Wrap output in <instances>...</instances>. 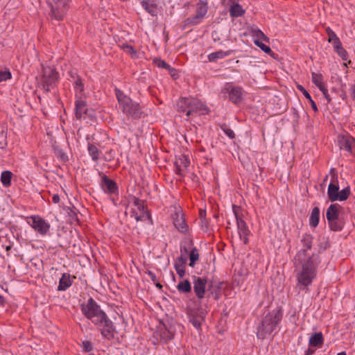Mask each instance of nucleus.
Masks as SVG:
<instances>
[{"label": "nucleus", "mask_w": 355, "mask_h": 355, "mask_svg": "<svg viewBox=\"0 0 355 355\" xmlns=\"http://www.w3.org/2000/svg\"><path fill=\"white\" fill-rule=\"evenodd\" d=\"M74 89L76 94H81L84 90V85L81 78L79 76H76L73 82Z\"/></svg>", "instance_id": "nucleus-37"}, {"label": "nucleus", "mask_w": 355, "mask_h": 355, "mask_svg": "<svg viewBox=\"0 0 355 355\" xmlns=\"http://www.w3.org/2000/svg\"><path fill=\"white\" fill-rule=\"evenodd\" d=\"M338 190H339V187L338 185L333 184V183H330L329 184L328 189H327V194H328V198L330 200V201L334 202V201L338 200L337 196L338 194Z\"/></svg>", "instance_id": "nucleus-25"}, {"label": "nucleus", "mask_w": 355, "mask_h": 355, "mask_svg": "<svg viewBox=\"0 0 355 355\" xmlns=\"http://www.w3.org/2000/svg\"><path fill=\"white\" fill-rule=\"evenodd\" d=\"M80 309L82 313L97 327L103 337L108 340L114 338L113 322L92 297L82 303Z\"/></svg>", "instance_id": "nucleus-1"}, {"label": "nucleus", "mask_w": 355, "mask_h": 355, "mask_svg": "<svg viewBox=\"0 0 355 355\" xmlns=\"http://www.w3.org/2000/svg\"><path fill=\"white\" fill-rule=\"evenodd\" d=\"M125 48L128 49V52L131 54H136V51L132 46L127 45Z\"/></svg>", "instance_id": "nucleus-57"}, {"label": "nucleus", "mask_w": 355, "mask_h": 355, "mask_svg": "<svg viewBox=\"0 0 355 355\" xmlns=\"http://www.w3.org/2000/svg\"><path fill=\"white\" fill-rule=\"evenodd\" d=\"M297 88L299 91H300L303 94V95L306 97V98L309 100L313 110L315 112H317L318 111V107H317L315 101L312 99L309 93L304 89V87L303 86H302L300 85H298L297 86Z\"/></svg>", "instance_id": "nucleus-27"}, {"label": "nucleus", "mask_w": 355, "mask_h": 355, "mask_svg": "<svg viewBox=\"0 0 355 355\" xmlns=\"http://www.w3.org/2000/svg\"><path fill=\"white\" fill-rule=\"evenodd\" d=\"M101 186L103 190L107 193H116L118 191L116 182L105 175H103L102 177Z\"/></svg>", "instance_id": "nucleus-16"}, {"label": "nucleus", "mask_w": 355, "mask_h": 355, "mask_svg": "<svg viewBox=\"0 0 355 355\" xmlns=\"http://www.w3.org/2000/svg\"><path fill=\"white\" fill-rule=\"evenodd\" d=\"M220 128L223 130L225 134L230 139H234L235 137V134L234 131L227 127L225 123H223L220 125Z\"/></svg>", "instance_id": "nucleus-43"}, {"label": "nucleus", "mask_w": 355, "mask_h": 355, "mask_svg": "<svg viewBox=\"0 0 355 355\" xmlns=\"http://www.w3.org/2000/svg\"><path fill=\"white\" fill-rule=\"evenodd\" d=\"M332 44H333V46H334V49H335L336 47H337L338 46H340V44H341V42L340 40V39L338 37L336 38L335 40H333L331 41Z\"/></svg>", "instance_id": "nucleus-51"}, {"label": "nucleus", "mask_w": 355, "mask_h": 355, "mask_svg": "<svg viewBox=\"0 0 355 355\" xmlns=\"http://www.w3.org/2000/svg\"><path fill=\"white\" fill-rule=\"evenodd\" d=\"M350 194V188L349 187H347L346 188L341 190L340 192L338 191V200L344 201L348 198Z\"/></svg>", "instance_id": "nucleus-39"}, {"label": "nucleus", "mask_w": 355, "mask_h": 355, "mask_svg": "<svg viewBox=\"0 0 355 355\" xmlns=\"http://www.w3.org/2000/svg\"><path fill=\"white\" fill-rule=\"evenodd\" d=\"M324 338L321 332L313 334L309 338V345L315 347H320L323 343Z\"/></svg>", "instance_id": "nucleus-22"}, {"label": "nucleus", "mask_w": 355, "mask_h": 355, "mask_svg": "<svg viewBox=\"0 0 355 355\" xmlns=\"http://www.w3.org/2000/svg\"><path fill=\"white\" fill-rule=\"evenodd\" d=\"M350 92L353 99L355 101V81L354 83L352 84L350 86Z\"/></svg>", "instance_id": "nucleus-52"}, {"label": "nucleus", "mask_w": 355, "mask_h": 355, "mask_svg": "<svg viewBox=\"0 0 355 355\" xmlns=\"http://www.w3.org/2000/svg\"><path fill=\"white\" fill-rule=\"evenodd\" d=\"M125 214L130 215L131 218H135L137 221H143L147 219L151 220L150 215L139 214L137 209V207H131L130 209L127 208V210L125 211Z\"/></svg>", "instance_id": "nucleus-21"}, {"label": "nucleus", "mask_w": 355, "mask_h": 355, "mask_svg": "<svg viewBox=\"0 0 355 355\" xmlns=\"http://www.w3.org/2000/svg\"><path fill=\"white\" fill-rule=\"evenodd\" d=\"M187 257L182 255L178 257L177 259L175 260L174 264L175 269L180 278H182L185 275V266L187 264Z\"/></svg>", "instance_id": "nucleus-18"}, {"label": "nucleus", "mask_w": 355, "mask_h": 355, "mask_svg": "<svg viewBox=\"0 0 355 355\" xmlns=\"http://www.w3.org/2000/svg\"><path fill=\"white\" fill-rule=\"evenodd\" d=\"M198 258H199L198 250L196 248H193L189 253V260H190L189 266L191 267H193L196 261L198 259Z\"/></svg>", "instance_id": "nucleus-38"}, {"label": "nucleus", "mask_w": 355, "mask_h": 355, "mask_svg": "<svg viewBox=\"0 0 355 355\" xmlns=\"http://www.w3.org/2000/svg\"><path fill=\"white\" fill-rule=\"evenodd\" d=\"M254 36L257 37L256 40H263L267 42L269 41V38L260 30L255 32Z\"/></svg>", "instance_id": "nucleus-48"}, {"label": "nucleus", "mask_w": 355, "mask_h": 355, "mask_svg": "<svg viewBox=\"0 0 355 355\" xmlns=\"http://www.w3.org/2000/svg\"><path fill=\"white\" fill-rule=\"evenodd\" d=\"M133 205L137 207V209L139 214L150 215L143 201L139 198H134Z\"/></svg>", "instance_id": "nucleus-29"}, {"label": "nucleus", "mask_w": 355, "mask_h": 355, "mask_svg": "<svg viewBox=\"0 0 355 355\" xmlns=\"http://www.w3.org/2000/svg\"><path fill=\"white\" fill-rule=\"evenodd\" d=\"M324 95V97L326 98V100L327 101V103H330L331 101V98L328 93V92L326 93V94H323Z\"/></svg>", "instance_id": "nucleus-60"}, {"label": "nucleus", "mask_w": 355, "mask_h": 355, "mask_svg": "<svg viewBox=\"0 0 355 355\" xmlns=\"http://www.w3.org/2000/svg\"><path fill=\"white\" fill-rule=\"evenodd\" d=\"M230 13L232 17H239L245 13V10L240 4H234L230 6Z\"/></svg>", "instance_id": "nucleus-28"}, {"label": "nucleus", "mask_w": 355, "mask_h": 355, "mask_svg": "<svg viewBox=\"0 0 355 355\" xmlns=\"http://www.w3.org/2000/svg\"><path fill=\"white\" fill-rule=\"evenodd\" d=\"M207 12V8L206 5H200L198 6L196 13L191 17H188L186 20V24L188 25H196L199 24L201 19L204 17Z\"/></svg>", "instance_id": "nucleus-13"}, {"label": "nucleus", "mask_w": 355, "mask_h": 355, "mask_svg": "<svg viewBox=\"0 0 355 355\" xmlns=\"http://www.w3.org/2000/svg\"><path fill=\"white\" fill-rule=\"evenodd\" d=\"M193 291L198 299H202L205 297V289L207 283V279L200 277H193Z\"/></svg>", "instance_id": "nucleus-11"}, {"label": "nucleus", "mask_w": 355, "mask_h": 355, "mask_svg": "<svg viewBox=\"0 0 355 355\" xmlns=\"http://www.w3.org/2000/svg\"><path fill=\"white\" fill-rule=\"evenodd\" d=\"M155 64L159 68L169 69V65L163 60L160 58H155L153 60Z\"/></svg>", "instance_id": "nucleus-45"}, {"label": "nucleus", "mask_w": 355, "mask_h": 355, "mask_svg": "<svg viewBox=\"0 0 355 355\" xmlns=\"http://www.w3.org/2000/svg\"><path fill=\"white\" fill-rule=\"evenodd\" d=\"M222 282H215L214 281H209L207 283V291L209 293L208 297L210 294L214 295V293L216 292L217 290L220 288V285L222 284Z\"/></svg>", "instance_id": "nucleus-32"}, {"label": "nucleus", "mask_w": 355, "mask_h": 355, "mask_svg": "<svg viewBox=\"0 0 355 355\" xmlns=\"http://www.w3.org/2000/svg\"><path fill=\"white\" fill-rule=\"evenodd\" d=\"M254 44L257 46H259L265 53H266L268 54H270V53H272V50L270 48V46H268L266 45L265 44H263L262 42V41H261L259 40H254Z\"/></svg>", "instance_id": "nucleus-42"}, {"label": "nucleus", "mask_w": 355, "mask_h": 355, "mask_svg": "<svg viewBox=\"0 0 355 355\" xmlns=\"http://www.w3.org/2000/svg\"><path fill=\"white\" fill-rule=\"evenodd\" d=\"M148 274L150 276V279H152L153 282H155L157 281V277H156L155 274H154L151 271H148Z\"/></svg>", "instance_id": "nucleus-55"}, {"label": "nucleus", "mask_w": 355, "mask_h": 355, "mask_svg": "<svg viewBox=\"0 0 355 355\" xmlns=\"http://www.w3.org/2000/svg\"><path fill=\"white\" fill-rule=\"evenodd\" d=\"M58 73L55 68L44 67L40 80V85L45 92H51L56 87L58 82Z\"/></svg>", "instance_id": "nucleus-6"}, {"label": "nucleus", "mask_w": 355, "mask_h": 355, "mask_svg": "<svg viewBox=\"0 0 355 355\" xmlns=\"http://www.w3.org/2000/svg\"><path fill=\"white\" fill-rule=\"evenodd\" d=\"M205 216H206V212H205V211H202V210H201V211H200V218H201L202 222L203 221V220H205Z\"/></svg>", "instance_id": "nucleus-59"}, {"label": "nucleus", "mask_w": 355, "mask_h": 355, "mask_svg": "<svg viewBox=\"0 0 355 355\" xmlns=\"http://www.w3.org/2000/svg\"><path fill=\"white\" fill-rule=\"evenodd\" d=\"M231 5H234V4H239V0H229Z\"/></svg>", "instance_id": "nucleus-63"}, {"label": "nucleus", "mask_w": 355, "mask_h": 355, "mask_svg": "<svg viewBox=\"0 0 355 355\" xmlns=\"http://www.w3.org/2000/svg\"><path fill=\"white\" fill-rule=\"evenodd\" d=\"M326 33L328 35V42H331V41L335 40L338 37L336 35V34L329 28L327 27L326 28Z\"/></svg>", "instance_id": "nucleus-47"}, {"label": "nucleus", "mask_w": 355, "mask_h": 355, "mask_svg": "<svg viewBox=\"0 0 355 355\" xmlns=\"http://www.w3.org/2000/svg\"><path fill=\"white\" fill-rule=\"evenodd\" d=\"M87 109L86 108V102L82 99L78 98L76 101V108L75 114L76 117L79 119L83 116V114H86Z\"/></svg>", "instance_id": "nucleus-19"}, {"label": "nucleus", "mask_w": 355, "mask_h": 355, "mask_svg": "<svg viewBox=\"0 0 355 355\" xmlns=\"http://www.w3.org/2000/svg\"><path fill=\"white\" fill-rule=\"evenodd\" d=\"M115 95L119 103V109L128 117L137 119L141 117L143 112L140 105L133 101L123 92L118 88L114 89Z\"/></svg>", "instance_id": "nucleus-3"}, {"label": "nucleus", "mask_w": 355, "mask_h": 355, "mask_svg": "<svg viewBox=\"0 0 355 355\" xmlns=\"http://www.w3.org/2000/svg\"><path fill=\"white\" fill-rule=\"evenodd\" d=\"M7 146L6 135L4 132H0V148H4Z\"/></svg>", "instance_id": "nucleus-49"}, {"label": "nucleus", "mask_w": 355, "mask_h": 355, "mask_svg": "<svg viewBox=\"0 0 355 355\" xmlns=\"http://www.w3.org/2000/svg\"><path fill=\"white\" fill-rule=\"evenodd\" d=\"M11 78V73L9 71H0V82L6 81Z\"/></svg>", "instance_id": "nucleus-50"}, {"label": "nucleus", "mask_w": 355, "mask_h": 355, "mask_svg": "<svg viewBox=\"0 0 355 355\" xmlns=\"http://www.w3.org/2000/svg\"><path fill=\"white\" fill-rule=\"evenodd\" d=\"M71 285V281L70 280L69 274L64 273L60 279L58 290V291H65Z\"/></svg>", "instance_id": "nucleus-24"}, {"label": "nucleus", "mask_w": 355, "mask_h": 355, "mask_svg": "<svg viewBox=\"0 0 355 355\" xmlns=\"http://www.w3.org/2000/svg\"><path fill=\"white\" fill-rule=\"evenodd\" d=\"M334 49L338 53V55L342 58L343 60H347L348 53H347V51L343 47L342 44Z\"/></svg>", "instance_id": "nucleus-40"}, {"label": "nucleus", "mask_w": 355, "mask_h": 355, "mask_svg": "<svg viewBox=\"0 0 355 355\" xmlns=\"http://www.w3.org/2000/svg\"><path fill=\"white\" fill-rule=\"evenodd\" d=\"M239 209V207L236 205L232 206L233 212L236 219V224L239 237L241 240L243 241V243L245 244H247L248 243V236L250 232L245 222L239 216L237 212V209Z\"/></svg>", "instance_id": "nucleus-9"}, {"label": "nucleus", "mask_w": 355, "mask_h": 355, "mask_svg": "<svg viewBox=\"0 0 355 355\" xmlns=\"http://www.w3.org/2000/svg\"><path fill=\"white\" fill-rule=\"evenodd\" d=\"M202 320V317L196 316L194 315H191L189 317L190 322L196 328L200 329L201 326V322Z\"/></svg>", "instance_id": "nucleus-41"}, {"label": "nucleus", "mask_w": 355, "mask_h": 355, "mask_svg": "<svg viewBox=\"0 0 355 355\" xmlns=\"http://www.w3.org/2000/svg\"><path fill=\"white\" fill-rule=\"evenodd\" d=\"M320 263L318 254H313L306 261L302 262V270L296 275L297 287L300 291H309L317 274V268Z\"/></svg>", "instance_id": "nucleus-2"}, {"label": "nucleus", "mask_w": 355, "mask_h": 355, "mask_svg": "<svg viewBox=\"0 0 355 355\" xmlns=\"http://www.w3.org/2000/svg\"><path fill=\"white\" fill-rule=\"evenodd\" d=\"M339 205L332 204L327 208L326 216L328 222H331L332 220H335L336 219L340 218L339 216Z\"/></svg>", "instance_id": "nucleus-20"}, {"label": "nucleus", "mask_w": 355, "mask_h": 355, "mask_svg": "<svg viewBox=\"0 0 355 355\" xmlns=\"http://www.w3.org/2000/svg\"><path fill=\"white\" fill-rule=\"evenodd\" d=\"M189 164L190 161L186 155H181L178 157H175L174 164L176 174L182 175V171L187 168Z\"/></svg>", "instance_id": "nucleus-15"}, {"label": "nucleus", "mask_w": 355, "mask_h": 355, "mask_svg": "<svg viewBox=\"0 0 355 355\" xmlns=\"http://www.w3.org/2000/svg\"><path fill=\"white\" fill-rule=\"evenodd\" d=\"M70 217H71V220L72 221H78V220L77 214L75 211H71V214L70 215Z\"/></svg>", "instance_id": "nucleus-54"}, {"label": "nucleus", "mask_w": 355, "mask_h": 355, "mask_svg": "<svg viewBox=\"0 0 355 355\" xmlns=\"http://www.w3.org/2000/svg\"><path fill=\"white\" fill-rule=\"evenodd\" d=\"M52 200L54 203H58L60 202V196L58 194H54L52 197Z\"/></svg>", "instance_id": "nucleus-56"}, {"label": "nucleus", "mask_w": 355, "mask_h": 355, "mask_svg": "<svg viewBox=\"0 0 355 355\" xmlns=\"http://www.w3.org/2000/svg\"><path fill=\"white\" fill-rule=\"evenodd\" d=\"M4 298L3 296L0 295V305H3L4 304Z\"/></svg>", "instance_id": "nucleus-64"}, {"label": "nucleus", "mask_w": 355, "mask_h": 355, "mask_svg": "<svg viewBox=\"0 0 355 355\" xmlns=\"http://www.w3.org/2000/svg\"><path fill=\"white\" fill-rule=\"evenodd\" d=\"M328 223L330 230L335 232L340 231L341 230H343L345 225V222L343 221V219L341 218H339L331 222H328Z\"/></svg>", "instance_id": "nucleus-30"}, {"label": "nucleus", "mask_w": 355, "mask_h": 355, "mask_svg": "<svg viewBox=\"0 0 355 355\" xmlns=\"http://www.w3.org/2000/svg\"><path fill=\"white\" fill-rule=\"evenodd\" d=\"M173 336L174 332L170 329L166 330L161 334L162 338L164 339L165 341L171 340L173 338Z\"/></svg>", "instance_id": "nucleus-44"}, {"label": "nucleus", "mask_w": 355, "mask_h": 355, "mask_svg": "<svg viewBox=\"0 0 355 355\" xmlns=\"http://www.w3.org/2000/svg\"><path fill=\"white\" fill-rule=\"evenodd\" d=\"M242 88L240 87H234L231 84H226L223 92L228 93L230 100L236 104L241 101L242 100Z\"/></svg>", "instance_id": "nucleus-10"}, {"label": "nucleus", "mask_w": 355, "mask_h": 355, "mask_svg": "<svg viewBox=\"0 0 355 355\" xmlns=\"http://www.w3.org/2000/svg\"><path fill=\"white\" fill-rule=\"evenodd\" d=\"M282 319L281 310H273L266 314L258 327L257 337L261 339L266 338L275 330Z\"/></svg>", "instance_id": "nucleus-4"}, {"label": "nucleus", "mask_w": 355, "mask_h": 355, "mask_svg": "<svg viewBox=\"0 0 355 355\" xmlns=\"http://www.w3.org/2000/svg\"><path fill=\"white\" fill-rule=\"evenodd\" d=\"M318 89L322 92L323 94H326V93L327 92V89L325 87V85H322V86H320V87H318Z\"/></svg>", "instance_id": "nucleus-58"}, {"label": "nucleus", "mask_w": 355, "mask_h": 355, "mask_svg": "<svg viewBox=\"0 0 355 355\" xmlns=\"http://www.w3.org/2000/svg\"><path fill=\"white\" fill-rule=\"evenodd\" d=\"M320 220V209L318 207H315L311 213L309 218V225L313 227L318 226Z\"/></svg>", "instance_id": "nucleus-26"}, {"label": "nucleus", "mask_w": 355, "mask_h": 355, "mask_svg": "<svg viewBox=\"0 0 355 355\" xmlns=\"http://www.w3.org/2000/svg\"><path fill=\"white\" fill-rule=\"evenodd\" d=\"M68 0H46L51 8V17L57 21L63 19L67 10Z\"/></svg>", "instance_id": "nucleus-7"}, {"label": "nucleus", "mask_w": 355, "mask_h": 355, "mask_svg": "<svg viewBox=\"0 0 355 355\" xmlns=\"http://www.w3.org/2000/svg\"><path fill=\"white\" fill-rule=\"evenodd\" d=\"M178 290L182 293H187L191 291V286L189 280L180 282L177 286Z\"/></svg>", "instance_id": "nucleus-33"}, {"label": "nucleus", "mask_w": 355, "mask_h": 355, "mask_svg": "<svg viewBox=\"0 0 355 355\" xmlns=\"http://www.w3.org/2000/svg\"><path fill=\"white\" fill-rule=\"evenodd\" d=\"M167 70L169 71L172 77L175 78L177 76L176 71L174 68H172L169 66V69H167Z\"/></svg>", "instance_id": "nucleus-53"}, {"label": "nucleus", "mask_w": 355, "mask_h": 355, "mask_svg": "<svg viewBox=\"0 0 355 355\" xmlns=\"http://www.w3.org/2000/svg\"><path fill=\"white\" fill-rule=\"evenodd\" d=\"M173 224L175 227L183 234L188 232V226L181 211H176L173 215Z\"/></svg>", "instance_id": "nucleus-14"}, {"label": "nucleus", "mask_w": 355, "mask_h": 355, "mask_svg": "<svg viewBox=\"0 0 355 355\" xmlns=\"http://www.w3.org/2000/svg\"><path fill=\"white\" fill-rule=\"evenodd\" d=\"M338 143L341 150L349 153H352V149L355 147V139L350 136H338Z\"/></svg>", "instance_id": "nucleus-12"}, {"label": "nucleus", "mask_w": 355, "mask_h": 355, "mask_svg": "<svg viewBox=\"0 0 355 355\" xmlns=\"http://www.w3.org/2000/svg\"><path fill=\"white\" fill-rule=\"evenodd\" d=\"M142 7L152 16L157 15V6L153 3H148V1L143 0L141 1Z\"/></svg>", "instance_id": "nucleus-31"}, {"label": "nucleus", "mask_w": 355, "mask_h": 355, "mask_svg": "<svg viewBox=\"0 0 355 355\" xmlns=\"http://www.w3.org/2000/svg\"><path fill=\"white\" fill-rule=\"evenodd\" d=\"M230 55V52H225L223 51H218L216 52L211 53L208 55V59L210 62H216L218 59H222L227 55Z\"/></svg>", "instance_id": "nucleus-34"}, {"label": "nucleus", "mask_w": 355, "mask_h": 355, "mask_svg": "<svg viewBox=\"0 0 355 355\" xmlns=\"http://www.w3.org/2000/svg\"><path fill=\"white\" fill-rule=\"evenodd\" d=\"M27 223L40 234L46 235L50 230V224L39 216H31L28 218Z\"/></svg>", "instance_id": "nucleus-8"}, {"label": "nucleus", "mask_w": 355, "mask_h": 355, "mask_svg": "<svg viewBox=\"0 0 355 355\" xmlns=\"http://www.w3.org/2000/svg\"><path fill=\"white\" fill-rule=\"evenodd\" d=\"M303 243V249L300 250L295 256V259L301 261L306 257V252L311 248L312 237L310 235H306L302 239Z\"/></svg>", "instance_id": "nucleus-17"}, {"label": "nucleus", "mask_w": 355, "mask_h": 355, "mask_svg": "<svg viewBox=\"0 0 355 355\" xmlns=\"http://www.w3.org/2000/svg\"><path fill=\"white\" fill-rule=\"evenodd\" d=\"M312 82L318 87H320L324 83H323V76L321 73H317L315 72L311 73Z\"/></svg>", "instance_id": "nucleus-36"}, {"label": "nucleus", "mask_w": 355, "mask_h": 355, "mask_svg": "<svg viewBox=\"0 0 355 355\" xmlns=\"http://www.w3.org/2000/svg\"><path fill=\"white\" fill-rule=\"evenodd\" d=\"M12 173L9 171L2 172L1 175V181L4 187H9L11 184Z\"/></svg>", "instance_id": "nucleus-35"}, {"label": "nucleus", "mask_w": 355, "mask_h": 355, "mask_svg": "<svg viewBox=\"0 0 355 355\" xmlns=\"http://www.w3.org/2000/svg\"><path fill=\"white\" fill-rule=\"evenodd\" d=\"M315 350L311 349H308L305 352V355H311L314 353Z\"/></svg>", "instance_id": "nucleus-61"}, {"label": "nucleus", "mask_w": 355, "mask_h": 355, "mask_svg": "<svg viewBox=\"0 0 355 355\" xmlns=\"http://www.w3.org/2000/svg\"><path fill=\"white\" fill-rule=\"evenodd\" d=\"M87 150L94 162H97L99 159L101 150H100L96 145L88 143Z\"/></svg>", "instance_id": "nucleus-23"}, {"label": "nucleus", "mask_w": 355, "mask_h": 355, "mask_svg": "<svg viewBox=\"0 0 355 355\" xmlns=\"http://www.w3.org/2000/svg\"><path fill=\"white\" fill-rule=\"evenodd\" d=\"M82 347L85 352H89L92 350V343L89 340H84L82 342Z\"/></svg>", "instance_id": "nucleus-46"}, {"label": "nucleus", "mask_w": 355, "mask_h": 355, "mask_svg": "<svg viewBox=\"0 0 355 355\" xmlns=\"http://www.w3.org/2000/svg\"><path fill=\"white\" fill-rule=\"evenodd\" d=\"M178 111L186 112L187 116L193 113L205 114L209 112L208 107L200 100L193 97H182L177 102Z\"/></svg>", "instance_id": "nucleus-5"}, {"label": "nucleus", "mask_w": 355, "mask_h": 355, "mask_svg": "<svg viewBox=\"0 0 355 355\" xmlns=\"http://www.w3.org/2000/svg\"><path fill=\"white\" fill-rule=\"evenodd\" d=\"M70 76H71V78L73 80V81L75 80L76 77L78 76L76 73H73V72L70 73Z\"/></svg>", "instance_id": "nucleus-62"}]
</instances>
